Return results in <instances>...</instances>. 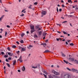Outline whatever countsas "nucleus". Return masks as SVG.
<instances>
[{
    "label": "nucleus",
    "mask_w": 78,
    "mask_h": 78,
    "mask_svg": "<svg viewBox=\"0 0 78 78\" xmlns=\"http://www.w3.org/2000/svg\"><path fill=\"white\" fill-rule=\"evenodd\" d=\"M62 11V9H59V12H61V11Z\"/></svg>",
    "instance_id": "49530a36"
},
{
    "label": "nucleus",
    "mask_w": 78,
    "mask_h": 78,
    "mask_svg": "<svg viewBox=\"0 0 78 78\" xmlns=\"http://www.w3.org/2000/svg\"><path fill=\"white\" fill-rule=\"evenodd\" d=\"M67 21H64L63 22V23H66V22H67Z\"/></svg>",
    "instance_id": "052dcab7"
},
{
    "label": "nucleus",
    "mask_w": 78,
    "mask_h": 78,
    "mask_svg": "<svg viewBox=\"0 0 78 78\" xmlns=\"http://www.w3.org/2000/svg\"><path fill=\"white\" fill-rule=\"evenodd\" d=\"M23 16H24V14L22 13V15H20V16H21V17H22Z\"/></svg>",
    "instance_id": "4c0bfd02"
},
{
    "label": "nucleus",
    "mask_w": 78,
    "mask_h": 78,
    "mask_svg": "<svg viewBox=\"0 0 78 78\" xmlns=\"http://www.w3.org/2000/svg\"><path fill=\"white\" fill-rule=\"evenodd\" d=\"M6 64L8 66V67H10V65L9 64L7 63Z\"/></svg>",
    "instance_id": "2f4dec72"
},
{
    "label": "nucleus",
    "mask_w": 78,
    "mask_h": 78,
    "mask_svg": "<svg viewBox=\"0 0 78 78\" xmlns=\"http://www.w3.org/2000/svg\"><path fill=\"white\" fill-rule=\"evenodd\" d=\"M70 45L71 46H73V45H74V44L73 43H71L70 44Z\"/></svg>",
    "instance_id": "473e14b6"
},
{
    "label": "nucleus",
    "mask_w": 78,
    "mask_h": 78,
    "mask_svg": "<svg viewBox=\"0 0 78 78\" xmlns=\"http://www.w3.org/2000/svg\"><path fill=\"white\" fill-rule=\"evenodd\" d=\"M52 72L53 73H54V74L56 75H60L59 73L56 72V71H55V70H52Z\"/></svg>",
    "instance_id": "f257e3e1"
},
{
    "label": "nucleus",
    "mask_w": 78,
    "mask_h": 78,
    "mask_svg": "<svg viewBox=\"0 0 78 78\" xmlns=\"http://www.w3.org/2000/svg\"><path fill=\"white\" fill-rule=\"evenodd\" d=\"M18 61H20V62H22V55H21L19 58V59L17 60Z\"/></svg>",
    "instance_id": "7ed1b4c3"
},
{
    "label": "nucleus",
    "mask_w": 78,
    "mask_h": 78,
    "mask_svg": "<svg viewBox=\"0 0 78 78\" xmlns=\"http://www.w3.org/2000/svg\"><path fill=\"white\" fill-rule=\"evenodd\" d=\"M74 62L76 64H78V61H77L76 60H75V61H74Z\"/></svg>",
    "instance_id": "aec40b11"
},
{
    "label": "nucleus",
    "mask_w": 78,
    "mask_h": 78,
    "mask_svg": "<svg viewBox=\"0 0 78 78\" xmlns=\"http://www.w3.org/2000/svg\"><path fill=\"white\" fill-rule=\"evenodd\" d=\"M43 75H44V77H45V78H47V76H46V75H45L44 74H43Z\"/></svg>",
    "instance_id": "3c124183"
},
{
    "label": "nucleus",
    "mask_w": 78,
    "mask_h": 78,
    "mask_svg": "<svg viewBox=\"0 0 78 78\" xmlns=\"http://www.w3.org/2000/svg\"><path fill=\"white\" fill-rule=\"evenodd\" d=\"M16 60H15L14 61L13 63V65H15L16 64Z\"/></svg>",
    "instance_id": "ddd939ff"
},
{
    "label": "nucleus",
    "mask_w": 78,
    "mask_h": 78,
    "mask_svg": "<svg viewBox=\"0 0 78 78\" xmlns=\"http://www.w3.org/2000/svg\"><path fill=\"white\" fill-rule=\"evenodd\" d=\"M24 35H25V34L24 33H22L21 34V37H22L24 36Z\"/></svg>",
    "instance_id": "dca6fc26"
},
{
    "label": "nucleus",
    "mask_w": 78,
    "mask_h": 78,
    "mask_svg": "<svg viewBox=\"0 0 78 78\" xmlns=\"http://www.w3.org/2000/svg\"><path fill=\"white\" fill-rule=\"evenodd\" d=\"M5 61L7 62H8V59H6Z\"/></svg>",
    "instance_id": "13d9d810"
},
{
    "label": "nucleus",
    "mask_w": 78,
    "mask_h": 78,
    "mask_svg": "<svg viewBox=\"0 0 78 78\" xmlns=\"http://www.w3.org/2000/svg\"><path fill=\"white\" fill-rule=\"evenodd\" d=\"M1 54L2 55H5V53L3 52H1Z\"/></svg>",
    "instance_id": "79ce46f5"
},
{
    "label": "nucleus",
    "mask_w": 78,
    "mask_h": 78,
    "mask_svg": "<svg viewBox=\"0 0 78 78\" xmlns=\"http://www.w3.org/2000/svg\"><path fill=\"white\" fill-rule=\"evenodd\" d=\"M32 68H33V69H36L37 68V66H36L35 67L32 66Z\"/></svg>",
    "instance_id": "c756f323"
},
{
    "label": "nucleus",
    "mask_w": 78,
    "mask_h": 78,
    "mask_svg": "<svg viewBox=\"0 0 78 78\" xmlns=\"http://www.w3.org/2000/svg\"><path fill=\"white\" fill-rule=\"evenodd\" d=\"M8 54L9 55H11V56L13 55V53H11V52H8Z\"/></svg>",
    "instance_id": "6e6552de"
},
{
    "label": "nucleus",
    "mask_w": 78,
    "mask_h": 78,
    "mask_svg": "<svg viewBox=\"0 0 78 78\" xmlns=\"http://www.w3.org/2000/svg\"><path fill=\"white\" fill-rule=\"evenodd\" d=\"M27 34H28L29 33V32L27 31Z\"/></svg>",
    "instance_id": "69168bd1"
},
{
    "label": "nucleus",
    "mask_w": 78,
    "mask_h": 78,
    "mask_svg": "<svg viewBox=\"0 0 78 78\" xmlns=\"http://www.w3.org/2000/svg\"><path fill=\"white\" fill-rule=\"evenodd\" d=\"M77 2H78V1H74V3H77Z\"/></svg>",
    "instance_id": "5fc2aeb1"
},
{
    "label": "nucleus",
    "mask_w": 78,
    "mask_h": 78,
    "mask_svg": "<svg viewBox=\"0 0 78 78\" xmlns=\"http://www.w3.org/2000/svg\"><path fill=\"white\" fill-rule=\"evenodd\" d=\"M64 62H65V63H66V64H68V62H67L65 60H63Z\"/></svg>",
    "instance_id": "5701e85b"
},
{
    "label": "nucleus",
    "mask_w": 78,
    "mask_h": 78,
    "mask_svg": "<svg viewBox=\"0 0 78 78\" xmlns=\"http://www.w3.org/2000/svg\"><path fill=\"white\" fill-rule=\"evenodd\" d=\"M44 73H45V74H48V73H47V72L46 71H44Z\"/></svg>",
    "instance_id": "72a5a7b5"
},
{
    "label": "nucleus",
    "mask_w": 78,
    "mask_h": 78,
    "mask_svg": "<svg viewBox=\"0 0 78 78\" xmlns=\"http://www.w3.org/2000/svg\"><path fill=\"white\" fill-rule=\"evenodd\" d=\"M70 25L71 27H72V24H71V23H70Z\"/></svg>",
    "instance_id": "0e129e2a"
},
{
    "label": "nucleus",
    "mask_w": 78,
    "mask_h": 78,
    "mask_svg": "<svg viewBox=\"0 0 78 78\" xmlns=\"http://www.w3.org/2000/svg\"><path fill=\"white\" fill-rule=\"evenodd\" d=\"M30 28H31V30H34V26H30Z\"/></svg>",
    "instance_id": "423d86ee"
},
{
    "label": "nucleus",
    "mask_w": 78,
    "mask_h": 78,
    "mask_svg": "<svg viewBox=\"0 0 78 78\" xmlns=\"http://www.w3.org/2000/svg\"><path fill=\"white\" fill-rule=\"evenodd\" d=\"M8 55H5L4 56V57L5 58H8Z\"/></svg>",
    "instance_id": "58836bf2"
},
{
    "label": "nucleus",
    "mask_w": 78,
    "mask_h": 78,
    "mask_svg": "<svg viewBox=\"0 0 78 78\" xmlns=\"http://www.w3.org/2000/svg\"><path fill=\"white\" fill-rule=\"evenodd\" d=\"M45 52H46V53H47L48 52H49V51L48 50H46V51H45Z\"/></svg>",
    "instance_id": "a878e982"
},
{
    "label": "nucleus",
    "mask_w": 78,
    "mask_h": 78,
    "mask_svg": "<svg viewBox=\"0 0 78 78\" xmlns=\"http://www.w3.org/2000/svg\"><path fill=\"white\" fill-rule=\"evenodd\" d=\"M46 12L45 11H43L41 12L42 15H43V16H44V15H45L46 14Z\"/></svg>",
    "instance_id": "20e7f679"
},
{
    "label": "nucleus",
    "mask_w": 78,
    "mask_h": 78,
    "mask_svg": "<svg viewBox=\"0 0 78 78\" xmlns=\"http://www.w3.org/2000/svg\"><path fill=\"white\" fill-rule=\"evenodd\" d=\"M68 3H72V1L71 0H68Z\"/></svg>",
    "instance_id": "2eb2a0df"
},
{
    "label": "nucleus",
    "mask_w": 78,
    "mask_h": 78,
    "mask_svg": "<svg viewBox=\"0 0 78 78\" xmlns=\"http://www.w3.org/2000/svg\"><path fill=\"white\" fill-rule=\"evenodd\" d=\"M20 42H21V43L23 44V40H21L20 41Z\"/></svg>",
    "instance_id": "cd10ccee"
},
{
    "label": "nucleus",
    "mask_w": 78,
    "mask_h": 78,
    "mask_svg": "<svg viewBox=\"0 0 78 78\" xmlns=\"http://www.w3.org/2000/svg\"><path fill=\"white\" fill-rule=\"evenodd\" d=\"M7 50H8V51H11V49L9 47L7 48Z\"/></svg>",
    "instance_id": "412c9836"
},
{
    "label": "nucleus",
    "mask_w": 78,
    "mask_h": 78,
    "mask_svg": "<svg viewBox=\"0 0 78 78\" xmlns=\"http://www.w3.org/2000/svg\"><path fill=\"white\" fill-rule=\"evenodd\" d=\"M5 36H6V35H7V32H5Z\"/></svg>",
    "instance_id": "c9c22d12"
},
{
    "label": "nucleus",
    "mask_w": 78,
    "mask_h": 78,
    "mask_svg": "<svg viewBox=\"0 0 78 78\" xmlns=\"http://www.w3.org/2000/svg\"><path fill=\"white\" fill-rule=\"evenodd\" d=\"M31 6H32V5H30V6H29V8L30 9H32V8H31Z\"/></svg>",
    "instance_id": "7c9ffc66"
},
{
    "label": "nucleus",
    "mask_w": 78,
    "mask_h": 78,
    "mask_svg": "<svg viewBox=\"0 0 78 78\" xmlns=\"http://www.w3.org/2000/svg\"><path fill=\"white\" fill-rule=\"evenodd\" d=\"M22 70L23 71H25V66H23L22 68Z\"/></svg>",
    "instance_id": "9d476101"
},
{
    "label": "nucleus",
    "mask_w": 78,
    "mask_h": 78,
    "mask_svg": "<svg viewBox=\"0 0 78 78\" xmlns=\"http://www.w3.org/2000/svg\"><path fill=\"white\" fill-rule=\"evenodd\" d=\"M4 16L3 15V16H2L0 18V22H1V21H2V19H3V18Z\"/></svg>",
    "instance_id": "9b49d317"
},
{
    "label": "nucleus",
    "mask_w": 78,
    "mask_h": 78,
    "mask_svg": "<svg viewBox=\"0 0 78 78\" xmlns=\"http://www.w3.org/2000/svg\"><path fill=\"white\" fill-rule=\"evenodd\" d=\"M18 72H20V70H18Z\"/></svg>",
    "instance_id": "e2e57ef3"
},
{
    "label": "nucleus",
    "mask_w": 78,
    "mask_h": 78,
    "mask_svg": "<svg viewBox=\"0 0 78 78\" xmlns=\"http://www.w3.org/2000/svg\"><path fill=\"white\" fill-rule=\"evenodd\" d=\"M7 28H10V26H9L8 25L7 26Z\"/></svg>",
    "instance_id": "a18cd8bd"
},
{
    "label": "nucleus",
    "mask_w": 78,
    "mask_h": 78,
    "mask_svg": "<svg viewBox=\"0 0 78 78\" xmlns=\"http://www.w3.org/2000/svg\"><path fill=\"white\" fill-rule=\"evenodd\" d=\"M56 39L57 41H59V38H57Z\"/></svg>",
    "instance_id": "680f3d73"
},
{
    "label": "nucleus",
    "mask_w": 78,
    "mask_h": 78,
    "mask_svg": "<svg viewBox=\"0 0 78 78\" xmlns=\"http://www.w3.org/2000/svg\"><path fill=\"white\" fill-rule=\"evenodd\" d=\"M57 25H59V26H61V24H57Z\"/></svg>",
    "instance_id": "6e6d98bb"
},
{
    "label": "nucleus",
    "mask_w": 78,
    "mask_h": 78,
    "mask_svg": "<svg viewBox=\"0 0 78 78\" xmlns=\"http://www.w3.org/2000/svg\"><path fill=\"white\" fill-rule=\"evenodd\" d=\"M69 59L71 61H74V58H69Z\"/></svg>",
    "instance_id": "39448f33"
},
{
    "label": "nucleus",
    "mask_w": 78,
    "mask_h": 78,
    "mask_svg": "<svg viewBox=\"0 0 78 78\" xmlns=\"http://www.w3.org/2000/svg\"><path fill=\"white\" fill-rule=\"evenodd\" d=\"M25 10H26V9H24L21 12H23V11H25Z\"/></svg>",
    "instance_id": "a19ab883"
},
{
    "label": "nucleus",
    "mask_w": 78,
    "mask_h": 78,
    "mask_svg": "<svg viewBox=\"0 0 78 78\" xmlns=\"http://www.w3.org/2000/svg\"><path fill=\"white\" fill-rule=\"evenodd\" d=\"M37 2H35L34 3V5H37Z\"/></svg>",
    "instance_id": "e433bc0d"
},
{
    "label": "nucleus",
    "mask_w": 78,
    "mask_h": 78,
    "mask_svg": "<svg viewBox=\"0 0 78 78\" xmlns=\"http://www.w3.org/2000/svg\"><path fill=\"white\" fill-rule=\"evenodd\" d=\"M39 28V26L37 25V26H35V28L36 29H38Z\"/></svg>",
    "instance_id": "f8f14e48"
},
{
    "label": "nucleus",
    "mask_w": 78,
    "mask_h": 78,
    "mask_svg": "<svg viewBox=\"0 0 78 78\" xmlns=\"http://www.w3.org/2000/svg\"><path fill=\"white\" fill-rule=\"evenodd\" d=\"M73 16L72 15H69L68 16V17H72Z\"/></svg>",
    "instance_id": "37998d69"
},
{
    "label": "nucleus",
    "mask_w": 78,
    "mask_h": 78,
    "mask_svg": "<svg viewBox=\"0 0 78 78\" xmlns=\"http://www.w3.org/2000/svg\"><path fill=\"white\" fill-rule=\"evenodd\" d=\"M25 50H26L25 48H22V51H25Z\"/></svg>",
    "instance_id": "f3484780"
},
{
    "label": "nucleus",
    "mask_w": 78,
    "mask_h": 78,
    "mask_svg": "<svg viewBox=\"0 0 78 78\" xmlns=\"http://www.w3.org/2000/svg\"><path fill=\"white\" fill-rule=\"evenodd\" d=\"M34 37H38L37 35L36 34L34 35Z\"/></svg>",
    "instance_id": "c85d7f7f"
},
{
    "label": "nucleus",
    "mask_w": 78,
    "mask_h": 78,
    "mask_svg": "<svg viewBox=\"0 0 78 78\" xmlns=\"http://www.w3.org/2000/svg\"><path fill=\"white\" fill-rule=\"evenodd\" d=\"M16 43H17V44H19V42H18V41H16Z\"/></svg>",
    "instance_id": "bf43d9fd"
},
{
    "label": "nucleus",
    "mask_w": 78,
    "mask_h": 78,
    "mask_svg": "<svg viewBox=\"0 0 78 78\" xmlns=\"http://www.w3.org/2000/svg\"><path fill=\"white\" fill-rule=\"evenodd\" d=\"M71 70H72V71L73 72H75V70H76L74 68H72Z\"/></svg>",
    "instance_id": "1a4fd4ad"
},
{
    "label": "nucleus",
    "mask_w": 78,
    "mask_h": 78,
    "mask_svg": "<svg viewBox=\"0 0 78 78\" xmlns=\"http://www.w3.org/2000/svg\"><path fill=\"white\" fill-rule=\"evenodd\" d=\"M59 40H60V41H62V38H59Z\"/></svg>",
    "instance_id": "603ef678"
},
{
    "label": "nucleus",
    "mask_w": 78,
    "mask_h": 78,
    "mask_svg": "<svg viewBox=\"0 0 78 78\" xmlns=\"http://www.w3.org/2000/svg\"><path fill=\"white\" fill-rule=\"evenodd\" d=\"M75 72H76V73H78V70L76 69L75 71Z\"/></svg>",
    "instance_id": "f704fd0d"
},
{
    "label": "nucleus",
    "mask_w": 78,
    "mask_h": 78,
    "mask_svg": "<svg viewBox=\"0 0 78 78\" xmlns=\"http://www.w3.org/2000/svg\"><path fill=\"white\" fill-rule=\"evenodd\" d=\"M31 47H33V46L31 45H29V46L27 47L28 48H29V49H30L31 48Z\"/></svg>",
    "instance_id": "0eeeda50"
},
{
    "label": "nucleus",
    "mask_w": 78,
    "mask_h": 78,
    "mask_svg": "<svg viewBox=\"0 0 78 78\" xmlns=\"http://www.w3.org/2000/svg\"><path fill=\"white\" fill-rule=\"evenodd\" d=\"M39 34L40 35H41L42 34V31H40L39 32Z\"/></svg>",
    "instance_id": "4be33fe9"
},
{
    "label": "nucleus",
    "mask_w": 78,
    "mask_h": 78,
    "mask_svg": "<svg viewBox=\"0 0 78 78\" xmlns=\"http://www.w3.org/2000/svg\"><path fill=\"white\" fill-rule=\"evenodd\" d=\"M41 29V28H38V31H39V30H41V29Z\"/></svg>",
    "instance_id": "de8ad7c7"
},
{
    "label": "nucleus",
    "mask_w": 78,
    "mask_h": 78,
    "mask_svg": "<svg viewBox=\"0 0 78 78\" xmlns=\"http://www.w3.org/2000/svg\"><path fill=\"white\" fill-rule=\"evenodd\" d=\"M42 45H46L47 44L46 43H43Z\"/></svg>",
    "instance_id": "c03bdc74"
},
{
    "label": "nucleus",
    "mask_w": 78,
    "mask_h": 78,
    "mask_svg": "<svg viewBox=\"0 0 78 78\" xmlns=\"http://www.w3.org/2000/svg\"><path fill=\"white\" fill-rule=\"evenodd\" d=\"M62 41H65V39L62 40Z\"/></svg>",
    "instance_id": "774afa93"
},
{
    "label": "nucleus",
    "mask_w": 78,
    "mask_h": 78,
    "mask_svg": "<svg viewBox=\"0 0 78 78\" xmlns=\"http://www.w3.org/2000/svg\"><path fill=\"white\" fill-rule=\"evenodd\" d=\"M66 69H67V70H69V71H72V69H69V68H66Z\"/></svg>",
    "instance_id": "6ab92c4d"
},
{
    "label": "nucleus",
    "mask_w": 78,
    "mask_h": 78,
    "mask_svg": "<svg viewBox=\"0 0 78 78\" xmlns=\"http://www.w3.org/2000/svg\"><path fill=\"white\" fill-rule=\"evenodd\" d=\"M34 29H32V30L30 31V32L31 33H32L33 32H34Z\"/></svg>",
    "instance_id": "4468645a"
},
{
    "label": "nucleus",
    "mask_w": 78,
    "mask_h": 78,
    "mask_svg": "<svg viewBox=\"0 0 78 78\" xmlns=\"http://www.w3.org/2000/svg\"><path fill=\"white\" fill-rule=\"evenodd\" d=\"M78 7H77L76 8V10H78Z\"/></svg>",
    "instance_id": "338daca9"
},
{
    "label": "nucleus",
    "mask_w": 78,
    "mask_h": 78,
    "mask_svg": "<svg viewBox=\"0 0 78 78\" xmlns=\"http://www.w3.org/2000/svg\"><path fill=\"white\" fill-rule=\"evenodd\" d=\"M12 59V58L11 57H9L8 58V60H11Z\"/></svg>",
    "instance_id": "ea45409f"
},
{
    "label": "nucleus",
    "mask_w": 78,
    "mask_h": 78,
    "mask_svg": "<svg viewBox=\"0 0 78 78\" xmlns=\"http://www.w3.org/2000/svg\"><path fill=\"white\" fill-rule=\"evenodd\" d=\"M12 48H16V46L15 45H13L12 46Z\"/></svg>",
    "instance_id": "393cba45"
},
{
    "label": "nucleus",
    "mask_w": 78,
    "mask_h": 78,
    "mask_svg": "<svg viewBox=\"0 0 78 78\" xmlns=\"http://www.w3.org/2000/svg\"><path fill=\"white\" fill-rule=\"evenodd\" d=\"M63 33L64 34H67V33H66V32L65 31H63Z\"/></svg>",
    "instance_id": "b1692460"
},
{
    "label": "nucleus",
    "mask_w": 78,
    "mask_h": 78,
    "mask_svg": "<svg viewBox=\"0 0 78 78\" xmlns=\"http://www.w3.org/2000/svg\"><path fill=\"white\" fill-rule=\"evenodd\" d=\"M43 36H46V35H47V33H44L43 34Z\"/></svg>",
    "instance_id": "bb28decb"
},
{
    "label": "nucleus",
    "mask_w": 78,
    "mask_h": 78,
    "mask_svg": "<svg viewBox=\"0 0 78 78\" xmlns=\"http://www.w3.org/2000/svg\"><path fill=\"white\" fill-rule=\"evenodd\" d=\"M62 55L63 57H66V55H65L63 53H62Z\"/></svg>",
    "instance_id": "a211bd4d"
},
{
    "label": "nucleus",
    "mask_w": 78,
    "mask_h": 78,
    "mask_svg": "<svg viewBox=\"0 0 78 78\" xmlns=\"http://www.w3.org/2000/svg\"><path fill=\"white\" fill-rule=\"evenodd\" d=\"M70 76L69 74H65L64 76V78H70Z\"/></svg>",
    "instance_id": "f03ea898"
},
{
    "label": "nucleus",
    "mask_w": 78,
    "mask_h": 78,
    "mask_svg": "<svg viewBox=\"0 0 78 78\" xmlns=\"http://www.w3.org/2000/svg\"><path fill=\"white\" fill-rule=\"evenodd\" d=\"M48 40H46V41H45V42H48Z\"/></svg>",
    "instance_id": "8fccbe9b"
},
{
    "label": "nucleus",
    "mask_w": 78,
    "mask_h": 78,
    "mask_svg": "<svg viewBox=\"0 0 78 78\" xmlns=\"http://www.w3.org/2000/svg\"><path fill=\"white\" fill-rule=\"evenodd\" d=\"M66 45H68V42H67V41L66 42Z\"/></svg>",
    "instance_id": "4d7b16f0"
},
{
    "label": "nucleus",
    "mask_w": 78,
    "mask_h": 78,
    "mask_svg": "<svg viewBox=\"0 0 78 78\" xmlns=\"http://www.w3.org/2000/svg\"><path fill=\"white\" fill-rule=\"evenodd\" d=\"M62 7H63V8H64V7H65V6H64V4H63L62 5Z\"/></svg>",
    "instance_id": "864d4df0"
},
{
    "label": "nucleus",
    "mask_w": 78,
    "mask_h": 78,
    "mask_svg": "<svg viewBox=\"0 0 78 78\" xmlns=\"http://www.w3.org/2000/svg\"><path fill=\"white\" fill-rule=\"evenodd\" d=\"M57 12H59V11L58 10V7L57 8Z\"/></svg>",
    "instance_id": "09e8293b"
}]
</instances>
